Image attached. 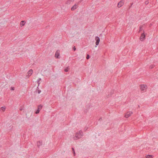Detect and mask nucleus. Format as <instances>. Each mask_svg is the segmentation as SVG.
Returning <instances> with one entry per match:
<instances>
[{"instance_id": "nucleus-1", "label": "nucleus", "mask_w": 158, "mask_h": 158, "mask_svg": "<svg viewBox=\"0 0 158 158\" xmlns=\"http://www.w3.org/2000/svg\"><path fill=\"white\" fill-rule=\"evenodd\" d=\"M83 133L82 131L80 130L76 133L74 136V140H77L81 138L83 135Z\"/></svg>"}, {"instance_id": "nucleus-2", "label": "nucleus", "mask_w": 158, "mask_h": 158, "mask_svg": "<svg viewBox=\"0 0 158 158\" xmlns=\"http://www.w3.org/2000/svg\"><path fill=\"white\" fill-rule=\"evenodd\" d=\"M147 89V86L145 85H142L140 86V89L141 91H144Z\"/></svg>"}, {"instance_id": "nucleus-3", "label": "nucleus", "mask_w": 158, "mask_h": 158, "mask_svg": "<svg viewBox=\"0 0 158 158\" xmlns=\"http://www.w3.org/2000/svg\"><path fill=\"white\" fill-rule=\"evenodd\" d=\"M33 73V70L32 69H30L28 72L27 77H29Z\"/></svg>"}, {"instance_id": "nucleus-4", "label": "nucleus", "mask_w": 158, "mask_h": 158, "mask_svg": "<svg viewBox=\"0 0 158 158\" xmlns=\"http://www.w3.org/2000/svg\"><path fill=\"white\" fill-rule=\"evenodd\" d=\"M132 113L131 111L128 112L125 114V117L126 118H128L129 117Z\"/></svg>"}, {"instance_id": "nucleus-5", "label": "nucleus", "mask_w": 158, "mask_h": 158, "mask_svg": "<svg viewBox=\"0 0 158 158\" xmlns=\"http://www.w3.org/2000/svg\"><path fill=\"white\" fill-rule=\"evenodd\" d=\"M124 2L122 1H120L118 4L117 6L119 8L122 7L124 4Z\"/></svg>"}, {"instance_id": "nucleus-6", "label": "nucleus", "mask_w": 158, "mask_h": 158, "mask_svg": "<svg viewBox=\"0 0 158 158\" xmlns=\"http://www.w3.org/2000/svg\"><path fill=\"white\" fill-rule=\"evenodd\" d=\"M60 51L59 50H57L56 51L55 55V56L56 58H59V56L60 55Z\"/></svg>"}, {"instance_id": "nucleus-7", "label": "nucleus", "mask_w": 158, "mask_h": 158, "mask_svg": "<svg viewBox=\"0 0 158 158\" xmlns=\"http://www.w3.org/2000/svg\"><path fill=\"white\" fill-rule=\"evenodd\" d=\"M145 35L144 34V33H142L141 35V36L140 37V40L141 41H142L143 40V39L145 37Z\"/></svg>"}, {"instance_id": "nucleus-8", "label": "nucleus", "mask_w": 158, "mask_h": 158, "mask_svg": "<svg viewBox=\"0 0 158 158\" xmlns=\"http://www.w3.org/2000/svg\"><path fill=\"white\" fill-rule=\"evenodd\" d=\"M42 141H39L37 142V146L39 148L40 146L42 145Z\"/></svg>"}, {"instance_id": "nucleus-9", "label": "nucleus", "mask_w": 158, "mask_h": 158, "mask_svg": "<svg viewBox=\"0 0 158 158\" xmlns=\"http://www.w3.org/2000/svg\"><path fill=\"white\" fill-rule=\"evenodd\" d=\"M95 40L96 41V46L95 47H97V46L99 44V37L97 36L96 37Z\"/></svg>"}, {"instance_id": "nucleus-10", "label": "nucleus", "mask_w": 158, "mask_h": 158, "mask_svg": "<svg viewBox=\"0 0 158 158\" xmlns=\"http://www.w3.org/2000/svg\"><path fill=\"white\" fill-rule=\"evenodd\" d=\"M78 5L76 4H75L71 8V10H74L77 8Z\"/></svg>"}, {"instance_id": "nucleus-11", "label": "nucleus", "mask_w": 158, "mask_h": 158, "mask_svg": "<svg viewBox=\"0 0 158 158\" xmlns=\"http://www.w3.org/2000/svg\"><path fill=\"white\" fill-rule=\"evenodd\" d=\"M26 23V22L25 21H22L20 23V26L21 27H22L24 26Z\"/></svg>"}, {"instance_id": "nucleus-12", "label": "nucleus", "mask_w": 158, "mask_h": 158, "mask_svg": "<svg viewBox=\"0 0 158 158\" xmlns=\"http://www.w3.org/2000/svg\"><path fill=\"white\" fill-rule=\"evenodd\" d=\"M6 109V107L5 106L3 107H2L1 108V110L2 111L4 112L5 110Z\"/></svg>"}, {"instance_id": "nucleus-13", "label": "nucleus", "mask_w": 158, "mask_h": 158, "mask_svg": "<svg viewBox=\"0 0 158 158\" xmlns=\"http://www.w3.org/2000/svg\"><path fill=\"white\" fill-rule=\"evenodd\" d=\"M42 106L41 105H40L38 106L37 108L40 110L42 109Z\"/></svg>"}, {"instance_id": "nucleus-14", "label": "nucleus", "mask_w": 158, "mask_h": 158, "mask_svg": "<svg viewBox=\"0 0 158 158\" xmlns=\"http://www.w3.org/2000/svg\"><path fill=\"white\" fill-rule=\"evenodd\" d=\"M152 155H148L146 156V158H152Z\"/></svg>"}, {"instance_id": "nucleus-15", "label": "nucleus", "mask_w": 158, "mask_h": 158, "mask_svg": "<svg viewBox=\"0 0 158 158\" xmlns=\"http://www.w3.org/2000/svg\"><path fill=\"white\" fill-rule=\"evenodd\" d=\"M41 80V79L40 78H39V79L37 81V83H38V86H39L40 84V82Z\"/></svg>"}, {"instance_id": "nucleus-16", "label": "nucleus", "mask_w": 158, "mask_h": 158, "mask_svg": "<svg viewBox=\"0 0 158 158\" xmlns=\"http://www.w3.org/2000/svg\"><path fill=\"white\" fill-rule=\"evenodd\" d=\"M40 110L39 109H38L37 108V110H36V112H35V114H38V113H39V112H40Z\"/></svg>"}, {"instance_id": "nucleus-17", "label": "nucleus", "mask_w": 158, "mask_h": 158, "mask_svg": "<svg viewBox=\"0 0 158 158\" xmlns=\"http://www.w3.org/2000/svg\"><path fill=\"white\" fill-rule=\"evenodd\" d=\"M155 66V65L154 64L151 65L150 66V69H152Z\"/></svg>"}, {"instance_id": "nucleus-18", "label": "nucleus", "mask_w": 158, "mask_h": 158, "mask_svg": "<svg viewBox=\"0 0 158 158\" xmlns=\"http://www.w3.org/2000/svg\"><path fill=\"white\" fill-rule=\"evenodd\" d=\"M69 68H67L65 69H64V71L65 72H67L68 70H69Z\"/></svg>"}, {"instance_id": "nucleus-19", "label": "nucleus", "mask_w": 158, "mask_h": 158, "mask_svg": "<svg viewBox=\"0 0 158 158\" xmlns=\"http://www.w3.org/2000/svg\"><path fill=\"white\" fill-rule=\"evenodd\" d=\"M149 3V2L148 1H146L145 2V4L147 5Z\"/></svg>"}, {"instance_id": "nucleus-20", "label": "nucleus", "mask_w": 158, "mask_h": 158, "mask_svg": "<svg viewBox=\"0 0 158 158\" xmlns=\"http://www.w3.org/2000/svg\"><path fill=\"white\" fill-rule=\"evenodd\" d=\"M89 58V55H87L86 56V59H88Z\"/></svg>"}, {"instance_id": "nucleus-21", "label": "nucleus", "mask_w": 158, "mask_h": 158, "mask_svg": "<svg viewBox=\"0 0 158 158\" xmlns=\"http://www.w3.org/2000/svg\"><path fill=\"white\" fill-rule=\"evenodd\" d=\"M74 1V0H68V1L69 2H73Z\"/></svg>"}, {"instance_id": "nucleus-22", "label": "nucleus", "mask_w": 158, "mask_h": 158, "mask_svg": "<svg viewBox=\"0 0 158 158\" xmlns=\"http://www.w3.org/2000/svg\"><path fill=\"white\" fill-rule=\"evenodd\" d=\"M72 150L73 151V153L74 155H75V151H74V148H72Z\"/></svg>"}, {"instance_id": "nucleus-23", "label": "nucleus", "mask_w": 158, "mask_h": 158, "mask_svg": "<svg viewBox=\"0 0 158 158\" xmlns=\"http://www.w3.org/2000/svg\"><path fill=\"white\" fill-rule=\"evenodd\" d=\"M142 30V27H140L139 28V32H140Z\"/></svg>"}, {"instance_id": "nucleus-24", "label": "nucleus", "mask_w": 158, "mask_h": 158, "mask_svg": "<svg viewBox=\"0 0 158 158\" xmlns=\"http://www.w3.org/2000/svg\"><path fill=\"white\" fill-rule=\"evenodd\" d=\"M11 89L12 90H14V87H11Z\"/></svg>"}, {"instance_id": "nucleus-25", "label": "nucleus", "mask_w": 158, "mask_h": 158, "mask_svg": "<svg viewBox=\"0 0 158 158\" xmlns=\"http://www.w3.org/2000/svg\"><path fill=\"white\" fill-rule=\"evenodd\" d=\"M73 49L74 51H75L76 50V48L75 46L73 48Z\"/></svg>"}, {"instance_id": "nucleus-26", "label": "nucleus", "mask_w": 158, "mask_h": 158, "mask_svg": "<svg viewBox=\"0 0 158 158\" xmlns=\"http://www.w3.org/2000/svg\"><path fill=\"white\" fill-rule=\"evenodd\" d=\"M20 110H23V107H20V109H19Z\"/></svg>"}, {"instance_id": "nucleus-27", "label": "nucleus", "mask_w": 158, "mask_h": 158, "mask_svg": "<svg viewBox=\"0 0 158 158\" xmlns=\"http://www.w3.org/2000/svg\"><path fill=\"white\" fill-rule=\"evenodd\" d=\"M40 92H41V91H40V90H39V91H38V93H39V94L40 93Z\"/></svg>"}, {"instance_id": "nucleus-28", "label": "nucleus", "mask_w": 158, "mask_h": 158, "mask_svg": "<svg viewBox=\"0 0 158 158\" xmlns=\"http://www.w3.org/2000/svg\"><path fill=\"white\" fill-rule=\"evenodd\" d=\"M121 1L124 2L125 0H121Z\"/></svg>"}]
</instances>
